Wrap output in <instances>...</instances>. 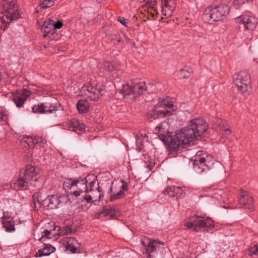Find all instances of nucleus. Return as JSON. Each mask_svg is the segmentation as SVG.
<instances>
[{"label": "nucleus", "instance_id": "4468645a", "mask_svg": "<svg viewBox=\"0 0 258 258\" xmlns=\"http://www.w3.org/2000/svg\"><path fill=\"white\" fill-rule=\"evenodd\" d=\"M89 177V175L87 176L86 177L84 178H82L81 177H79L78 178H76V179L80 180L81 179H84L86 180V182L85 181L84 183V186H83V182H78L77 185H75V186L76 187L77 190H75L73 192V193H71V195H74L76 197H79L81 195V194L83 192H85L86 194H87V183L88 182V180H90V179H88Z\"/></svg>", "mask_w": 258, "mask_h": 258}, {"label": "nucleus", "instance_id": "1a4fd4ad", "mask_svg": "<svg viewBox=\"0 0 258 258\" xmlns=\"http://www.w3.org/2000/svg\"><path fill=\"white\" fill-rule=\"evenodd\" d=\"M82 90L88 99L91 101H97L103 95L104 88L103 86L93 81L84 85Z\"/></svg>", "mask_w": 258, "mask_h": 258}, {"label": "nucleus", "instance_id": "603ef678", "mask_svg": "<svg viewBox=\"0 0 258 258\" xmlns=\"http://www.w3.org/2000/svg\"><path fill=\"white\" fill-rule=\"evenodd\" d=\"M147 258H151V255L149 254V255H148Z\"/></svg>", "mask_w": 258, "mask_h": 258}, {"label": "nucleus", "instance_id": "aec40b11", "mask_svg": "<svg viewBox=\"0 0 258 258\" xmlns=\"http://www.w3.org/2000/svg\"><path fill=\"white\" fill-rule=\"evenodd\" d=\"M134 98L144 93L147 91L145 82H140L133 85Z\"/></svg>", "mask_w": 258, "mask_h": 258}, {"label": "nucleus", "instance_id": "de8ad7c7", "mask_svg": "<svg viewBox=\"0 0 258 258\" xmlns=\"http://www.w3.org/2000/svg\"><path fill=\"white\" fill-rule=\"evenodd\" d=\"M54 107L55 110H54L53 112H55L57 110V107L56 106H54H54H51V105L50 107H48V108H46V109H52L54 108Z\"/></svg>", "mask_w": 258, "mask_h": 258}, {"label": "nucleus", "instance_id": "f257e3e1", "mask_svg": "<svg viewBox=\"0 0 258 258\" xmlns=\"http://www.w3.org/2000/svg\"><path fill=\"white\" fill-rule=\"evenodd\" d=\"M168 126L167 123L162 122L156 127L154 132L159 134L160 139L171 152H177L182 149L184 145L195 144V142L208 128V124L202 118L190 120L187 126L176 132L174 136L164 134L167 132Z\"/></svg>", "mask_w": 258, "mask_h": 258}, {"label": "nucleus", "instance_id": "b1692460", "mask_svg": "<svg viewBox=\"0 0 258 258\" xmlns=\"http://www.w3.org/2000/svg\"><path fill=\"white\" fill-rule=\"evenodd\" d=\"M85 181L86 182V180L84 179H81V180H78V179H76V178L67 179L65 181H64L63 183V186L65 189H71L72 188L74 187L75 185H77L78 182L84 183ZM83 186H84L85 185L84 183H83Z\"/></svg>", "mask_w": 258, "mask_h": 258}, {"label": "nucleus", "instance_id": "8fccbe9b", "mask_svg": "<svg viewBox=\"0 0 258 258\" xmlns=\"http://www.w3.org/2000/svg\"><path fill=\"white\" fill-rule=\"evenodd\" d=\"M96 189L98 190V192H102V190L100 189V188L99 185L96 188Z\"/></svg>", "mask_w": 258, "mask_h": 258}, {"label": "nucleus", "instance_id": "864d4df0", "mask_svg": "<svg viewBox=\"0 0 258 258\" xmlns=\"http://www.w3.org/2000/svg\"><path fill=\"white\" fill-rule=\"evenodd\" d=\"M154 15L152 14V17H154Z\"/></svg>", "mask_w": 258, "mask_h": 258}, {"label": "nucleus", "instance_id": "bb28decb", "mask_svg": "<svg viewBox=\"0 0 258 258\" xmlns=\"http://www.w3.org/2000/svg\"><path fill=\"white\" fill-rule=\"evenodd\" d=\"M67 243V249H69L73 253H76L77 249V246L79 244L77 240L75 238L70 237Z\"/></svg>", "mask_w": 258, "mask_h": 258}, {"label": "nucleus", "instance_id": "cd10ccee", "mask_svg": "<svg viewBox=\"0 0 258 258\" xmlns=\"http://www.w3.org/2000/svg\"><path fill=\"white\" fill-rule=\"evenodd\" d=\"M192 73V69L187 66H185L180 71L179 77L182 79L188 78Z\"/></svg>", "mask_w": 258, "mask_h": 258}, {"label": "nucleus", "instance_id": "72a5a7b5", "mask_svg": "<svg viewBox=\"0 0 258 258\" xmlns=\"http://www.w3.org/2000/svg\"><path fill=\"white\" fill-rule=\"evenodd\" d=\"M147 116L148 118H153V119L158 118V108H156V105L154 109L147 113Z\"/></svg>", "mask_w": 258, "mask_h": 258}, {"label": "nucleus", "instance_id": "a19ab883", "mask_svg": "<svg viewBox=\"0 0 258 258\" xmlns=\"http://www.w3.org/2000/svg\"><path fill=\"white\" fill-rule=\"evenodd\" d=\"M53 26H54V29H60L62 26V23L61 21L58 20L56 22H53Z\"/></svg>", "mask_w": 258, "mask_h": 258}, {"label": "nucleus", "instance_id": "4c0bfd02", "mask_svg": "<svg viewBox=\"0 0 258 258\" xmlns=\"http://www.w3.org/2000/svg\"><path fill=\"white\" fill-rule=\"evenodd\" d=\"M43 234L42 235V236L39 239V241L42 242L43 241L45 240L44 237H45L46 238H51V237H49L50 234V231L48 230L47 229H45L43 232Z\"/></svg>", "mask_w": 258, "mask_h": 258}, {"label": "nucleus", "instance_id": "ea45409f", "mask_svg": "<svg viewBox=\"0 0 258 258\" xmlns=\"http://www.w3.org/2000/svg\"><path fill=\"white\" fill-rule=\"evenodd\" d=\"M117 20L123 26H127V24H128V19H125L124 17L119 16L118 17Z\"/></svg>", "mask_w": 258, "mask_h": 258}, {"label": "nucleus", "instance_id": "c03bdc74", "mask_svg": "<svg viewBox=\"0 0 258 258\" xmlns=\"http://www.w3.org/2000/svg\"><path fill=\"white\" fill-rule=\"evenodd\" d=\"M103 197V195L102 194H100L99 196V200H95L91 202V203L93 205H97L99 201L101 200L102 198Z\"/></svg>", "mask_w": 258, "mask_h": 258}, {"label": "nucleus", "instance_id": "9b49d317", "mask_svg": "<svg viewBox=\"0 0 258 258\" xmlns=\"http://www.w3.org/2000/svg\"><path fill=\"white\" fill-rule=\"evenodd\" d=\"M237 23L243 24L247 30H253L257 25V19L253 16L243 15L235 19Z\"/></svg>", "mask_w": 258, "mask_h": 258}, {"label": "nucleus", "instance_id": "37998d69", "mask_svg": "<svg viewBox=\"0 0 258 258\" xmlns=\"http://www.w3.org/2000/svg\"><path fill=\"white\" fill-rule=\"evenodd\" d=\"M82 197L83 198V199L87 201V203H89L92 201V198L91 195H87L82 196Z\"/></svg>", "mask_w": 258, "mask_h": 258}, {"label": "nucleus", "instance_id": "c756f323", "mask_svg": "<svg viewBox=\"0 0 258 258\" xmlns=\"http://www.w3.org/2000/svg\"><path fill=\"white\" fill-rule=\"evenodd\" d=\"M58 230H60V232H59L60 235H67L69 234H71L72 233V229L71 226L66 225L62 227V229L60 228V227H58Z\"/></svg>", "mask_w": 258, "mask_h": 258}, {"label": "nucleus", "instance_id": "a211bd4d", "mask_svg": "<svg viewBox=\"0 0 258 258\" xmlns=\"http://www.w3.org/2000/svg\"><path fill=\"white\" fill-rule=\"evenodd\" d=\"M55 250V248L50 244H44V247L40 249L35 253L36 257L48 256Z\"/></svg>", "mask_w": 258, "mask_h": 258}, {"label": "nucleus", "instance_id": "a878e982", "mask_svg": "<svg viewBox=\"0 0 258 258\" xmlns=\"http://www.w3.org/2000/svg\"><path fill=\"white\" fill-rule=\"evenodd\" d=\"M181 190V187L172 185L167 186V188L163 190V193L164 195H168L169 197H173Z\"/></svg>", "mask_w": 258, "mask_h": 258}, {"label": "nucleus", "instance_id": "79ce46f5", "mask_svg": "<svg viewBox=\"0 0 258 258\" xmlns=\"http://www.w3.org/2000/svg\"><path fill=\"white\" fill-rule=\"evenodd\" d=\"M252 1L253 0H234L233 3L234 5L237 6L243 4L246 1L249 2H252Z\"/></svg>", "mask_w": 258, "mask_h": 258}, {"label": "nucleus", "instance_id": "393cba45", "mask_svg": "<svg viewBox=\"0 0 258 258\" xmlns=\"http://www.w3.org/2000/svg\"><path fill=\"white\" fill-rule=\"evenodd\" d=\"M23 142H24L26 144H27L29 148H33L34 146L38 144L39 142H40L42 140V139L39 137L27 136L26 137H24L23 138Z\"/></svg>", "mask_w": 258, "mask_h": 258}, {"label": "nucleus", "instance_id": "4be33fe9", "mask_svg": "<svg viewBox=\"0 0 258 258\" xmlns=\"http://www.w3.org/2000/svg\"><path fill=\"white\" fill-rule=\"evenodd\" d=\"M48 108V106L45 105L43 103H41L40 105H35L32 107V111L34 113H44L49 112L52 113L53 111L55 110V108L51 109H46Z\"/></svg>", "mask_w": 258, "mask_h": 258}, {"label": "nucleus", "instance_id": "20e7f679", "mask_svg": "<svg viewBox=\"0 0 258 258\" xmlns=\"http://www.w3.org/2000/svg\"><path fill=\"white\" fill-rule=\"evenodd\" d=\"M192 161L194 168L199 173L210 170L215 171L217 165L218 164L212 155L202 151L197 152L195 159L192 160Z\"/></svg>", "mask_w": 258, "mask_h": 258}, {"label": "nucleus", "instance_id": "49530a36", "mask_svg": "<svg viewBox=\"0 0 258 258\" xmlns=\"http://www.w3.org/2000/svg\"><path fill=\"white\" fill-rule=\"evenodd\" d=\"M113 39H116L117 43H119L121 42V38L120 37H117L116 35H114Z\"/></svg>", "mask_w": 258, "mask_h": 258}, {"label": "nucleus", "instance_id": "3c124183", "mask_svg": "<svg viewBox=\"0 0 258 258\" xmlns=\"http://www.w3.org/2000/svg\"><path fill=\"white\" fill-rule=\"evenodd\" d=\"M112 192V187L110 186V188L109 190V194H111Z\"/></svg>", "mask_w": 258, "mask_h": 258}, {"label": "nucleus", "instance_id": "39448f33", "mask_svg": "<svg viewBox=\"0 0 258 258\" xmlns=\"http://www.w3.org/2000/svg\"><path fill=\"white\" fill-rule=\"evenodd\" d=\"M37 175L34 166L27 164L24 169H22L19 172L18 177L13 180L14 188L18 190H26L29 188L30 182L32 180L36 181L35 177Z\"/></svg>", "mask_w": 258, "mask_h": 258}, {"label": "nucleus", "instance_id": "c85d7f7f", "mask_svg": "<svg viewBox=\"0 0 258 258\" xmlns=\"http://www.w3.org/2000/svg\"><path fill=\"white\" fill-rule=\"evenodd\" d=\"M173 106L172 101H169L168 99H162L156 105V108L162 107V108H171Z\"/></svg>", "mask_w": 258, "mask_h": 258}, {"label": "nucleus", "instance_id": "412c9836", "mask_svg": "<svg viewBox=\"0 0 258 258\" xmlns=\"http://www.w3.org/2000/svg\"><path fill=\"white\" fill-rule=\"evenodd\" d=\"M77 108L80 113H87L89 111V103L86 100L81 99L78 101Z\"/></svg>", "mask_w": 258, "mask_h": 258}, {"label": "nucleus", "instance_id": "7ed1b4c3", "mask_svg": "<svg viewBox=\"0 0 258 258\" xmlns=\"http://www.w3.org/2000/svg\"><path fill=\"white\" fill-rule=\"evenodd\" d=\"M230 12V7L226 4H221L218 6L212 5L205 9L202 19L205 23L212 24L221 21Z\"/></svg>", "mask_w": 258, "mask_h": 258}, {"label": "nucleus", "instance_id": "e433bc0d", "mask_svg": "<svg viewBox=\"0 0 258 258\" xmlns=\"http://www.w3.org/2000/svg\"><path fill=\"white\" fill-rule=\"evenodd\" d=\"M93 180L91 181L89 183V185H87V193H88L89 191H93L94 189V184L96 183V177L95 176H93Z\"/></svg>", "mask_w": 258, "mask_h": 258}, {"label": "nucleus", "instance_id": "f03ea898", "mask_svg": "<svg viewBox=\"0 0 258 258\" xmlns=\"http://www.w3.org/2000/svg\"><path fill=\"white\" fill-rule=\"evenodd\" d=\"M18 10V6L15 1L6 0L3 3L2 12L0 13L1 29L5 31L9 28L12 21L20 17Z\"/></svg>", "mask_w": 258, "mask_h": 258}, {"label": "nucleus", "instance_id": "6ab92c4d", "mask_svg": "<svg viewBox=\"0 0 258 258\" xmlns=\"http://www.w3.org/2000/svg\"><path fill=\"white\" fill-rule=\"evenodd\" d=\"M119 93L123 95L124 98H134L133 86L129 85L128 84L122 85V89H120Z\"/></svg>", "mask_w": 258, "mask_h": 258}, {"label": "nucleus", "instance_id": "ddd939ff", "mask_svg": "<svg viewBox=\"0 0 258 258\" xmlns=\"http://www.w3.org/2000/svg\"><path fill=\"white\" fill-rule=\"evenodd\" d=\"M161 3L162 15L166 17L171 16L175 9V4L171 0H162Z\"/></svg>", "mask_w": 258, "mask_h": 258}, {"label": "nucleus", "instance_id": "58836bf2", "mask_svg": "<svg viewBox=\"0 0 258 258\" xmlns=\"http://www.w3.org/2000/svg\"><path fill=\"white\" fill-rule=\"evenodd\" d=\"M156 242L155 241H150L149 243H148V249H147V253H151L153 251H154V248H155V245H154V244Z\"/></svg>", "mask_w": 258, "mask_h": 258}, {"label": "nucleus", "instance_id": "f8f14e48", "mask_svg": "<svg viewBox=\"0 0 258 258\" xmlns=\"http://www.w3.org/2000/svg\"><path fill=\"white\" fill-rule=\"evenodd\" d=\"M31 94V92L26 89L20 91L14 92L12 93L13 100L16 106L20 108L23 106L27 98Z\"/></svg>", "mask_w": 258, "mask_h": 258}, {"label": "nucleus", "instance_id": "9d476101", "mask_svg": "<svg viewBox=\"0 0 258 258\" xmlns=\"http://www.w3.org/2000/svg\"><path fill=\"white\" fill-rule=\"evenodd\" d=\"M239 203L242 207L248 212H251L254 210V205L252 197L242 189L240 190Z\"/></svg>", "mask_w": 258, "mask_h": 258}, {"label": "nucleus", "instance_id": "2f4dec72", "mask_svg": "<svg viewBox=\"0 0 258 258\" xmlns=\"http://www.w3.org/2000/svg\"><path fill=\"white\" fill-rule=\"evenodd\" d=\"M125 196L124 192L122 190H120L116 194H114L110 197V201L112 202L117 199H120L123 198Z\"/></svg>", "mask_w": 258, "mask_h": 258}, {"label": "nucleus", "instance_id": "f704fd0d", "mask_svg": "<svg viewBox=\"0 0 258 258\" xmlns=\"http://www.w3.org/2000/svg\"><path fill=\"white\" fill-rule=\"evenodd\" d=\"M104 69L108 71L112 72L114 70V67L112 62L105 61L103 63Z\"/></svg>", "mask_w": 258, "mask_h": 258}, {"label": "nucleus", "instance_id": "a18cd8bd", "mask_svg": "<svg viewBox=\"0 0 258 258\" xmlns=\"http://www.w3.org/2000/svg\"><path fill=\"white\" fill-rule=\"evenodd\" d=\"M128 189V186L126 182L122 181V184L121 186V189L124 192V191H127Z\"/></svg>", "mask_w": 258, "mask_h": 258}, {"label": "nucleus", "instance_id": "0eeeda50", "mask_svg": "<svg viewBox=\"0 0 258 258\" xmlns=\"http://www.w3.org/2000/svg\"><path fill=\"white\" fill-rule=\"evenodd\" d=\"M33 201L34 203V207H36V202L40 204L45 209L47 210H52L58 208V205L62 204L65 200V197L63 196L53 195H49L44 200L41 197L40 192H35L33 197Z\"/></svg>", "mask_w": 258, "mask_h": 258}, {"label": "nucleus", "instance_id": "dca6fc26", "mask_svg": "<svg viewBox=\"0 0 258 258\" xmlns=\"http://www.w3.org/2000/svg\"><path fill=\"white\" fill-rule=\"evenodd\" d=\"M67 127L70 130L75 132L78 134L82 133L85 130L84 124L80 123L78 120L74 118L68 121Z\"/></svg>", "mask_w": 258, "mask_h": 258}, {"label": "nucleus", "instance_id": "473e14b6", "mask_svg": "<svg viewBox=\"0 0 258 258\" xmlns=\"http://www.w3.org/2000/svg\"><path fill=\"white\" fill-rule=\"evenodd\" d=\"M9 112L6 109L0 108V121H5L7 120Z\"/></svg>", "mask_w": 258, "mask_h": 258}, {"label": "nucleus", "instance_id": "6e6552de", "mask_svg": "<svg viewBox=\"0 0 258 258\" xmlns=\"http://www.w3.org/2000/svg\"><path fill=\"white\" fill-rule=\"evenodd\" d=\"M233 83L242 94H249L251 92L250 76L246 72L240 71L234 74Z\"/></svg>", "mask_w": 258, "mask_h": 258}, {"label": "nucleus", "instance_id": "2eb2a0df", "mask_svg": "<svg viewBox=\"0 0 258 258\" xmlns=\"http://www.w3.org/2000/svg\"><path fill=\"white\" fill-rule=\"evenodd\" d=\"M100 217H109V219H116L117 218L116 209L110 206H104L97 215V218Z\"/></svg>", "mask_w": 258, "mask_h": 258}, {"label": "nucleus", "instance_id": "5701e85b", "mask_svg": "<svg viewBox=\"0 0 258 258\" xmlns=\"http://www.w3.org/2000/svg\"><path fill=\"white\" fill-rule=\"evenodd\" d=\"M53 22L54 21L49 20V21L44 22L43 24L41 27V29L44 31L45 34L44 35V37H46V35L49 34H52L54 32V26H53Z\"/></svg>", "mask_w": 258, "mask_h": 258}, {"label": "nucleus", "instance_id": "c9c22d12", "mask_svg": "<svg viewBox=\"0 0 258 258\" xmlns=\"http://www.w3.org/2000/svg\"><path fill=\"white\" fill-rule=\"evenodd\" d=\"M248 254L252 256L253 254L258 255V245H254L248 248Z\"/></svg>", "mask_w": 258, "mask_h": 258}, {"label": "nucleus", "instance_id": "7c9ffc66", "mask_svg": "<svg viewBox=\"0 0 258 258\" xmlns=\"http://www.w3.org/2000/svg\"><path fill=\"white\" fill-rule=\"evenodd\" d=\"M172 114L170 110H167L166 108H162V109H158V118H163L166 116H169Z\"/></svg>", "mask_w": 258, "mask_h": 258}, {"label": "nucleus", "instance_id": "f3484780", "mask_svg": "<svg viewBox=\"0 0 258 258\" xmlns=\"http://www.w3.org/2000/svg\"><path fill=\"white\" fill-rule=\"evenodd\" d=\"M3 225L8 232L14 231L15 230V222L13 218L9 216L4 215L3 217Z\"/></svg>", "mask_w": 258, "mask_h": 258}, {"label": "nucleus", "instance_id": "423d86ee", "mask_svg": "<svg viewBox=\"0 0 258 258\" xmlns=\"http://www.w3.org/2000/svg\"><path fill=\"white\" fill-rule=\"evenodd\" d=\"M188 229H193L196 232L208 231L214 227V221L210 218L194 215L184 223Z\"/></svg>", "mask_w": 258, "mask_h": 258}, {"label": "nucleus", "instance_id": "09e8293b", "mask_svg": "<svg viewBox=\"0 0 258 258\" xmlns=\"http://www.w3.org/2000/svg\"><path fill=\"white\" fill-rule=\"evenodd\" d=\"M223 131H224V132L226 134L230 135L231 131L229 128H225V129H224V130H223Z\"/></svg>", "mask_w": 258, "mask_h": 258}]
</instances>
